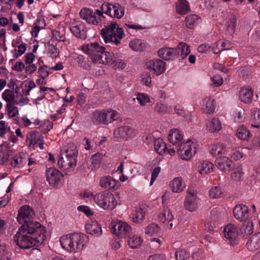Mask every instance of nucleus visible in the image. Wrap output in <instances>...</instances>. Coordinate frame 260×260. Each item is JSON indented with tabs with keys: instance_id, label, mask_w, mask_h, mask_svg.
Here are the masks:
<instances>
[{
	"instance_id": "29",
	"label": "nucleus",
	"mask_w": 260,
	"mask_h": 260,
	"mask_svg": "<svg viewBox=\"0 0 260 260\" xmlns=\"http://www.w3.org/2000/svg\"><path fill=\"white\" fill-rule=\"evenodd\" d=\"M214 170V165L209 161H201L199 162L197 171L202 176L210 174Z\"/></svg>"
},
{
	"instance_id": "36",
	"label": "nucleus",
	"mask_w": 260,
	"mask_h": 260,
	"mask_svg": "<svg viewBox=\"0 0 260 260\" xmlns=\"http://www.w3.org/2000/svg\"><path fill=\"white\" fill-rule=\"evenodd\" d=\"M247 248L253 251L260 248V233L252 235L246 243Z\"/></svg>"
},
{
	"instance_id": "17",
	"label": "nucleus",
	"mask_w": 260,
	"mask_h": 260,
	"mask_svg": "<svg viewBox=\"0 0 260 260\" xmlns=\"http://www.w3.org/2000/svg\"><path fill=\"white\" fill-rule=\"evenodd\" d=\"M69 29L76 37L81 39L86 38L85 27L83 23L75 19L71 20L69 24Z\"/></svg>"
},
{
	"instance_id": "9",
	"label": "nucleus",
	"mask_w": 260,
	"mask_h": 260,
	"mask_svg": "<svg viewBox=\"0 0 260 260\" xmlns=\"http://www.w3.org/2000/svg\"><path fill=\"white\" fill-rule=\"evenodd\" d=\"M79 15L87 23L97 26L101 22V17L103 16V12L102 10L93 11L90 8L85 7L81 9Z\"/></svg>"
},
{
	"instance_id": "51",
	"label": "nucleus",
	"mask_w": 260,
	"mask_h": 260,
	"mask_svg": "<svg viewBox=\"0 0 260 260\" xmlns=\"http://www.w3.org/2000/svg\"><path fill=\"white\" fill-rule=\"evenodd\" d=\"M129 46L136 51H142L145 48V44L140 40L134 39L129 43Z\"/></svg>"
},
{
	"instance_id": "3",
	"label": "nucleus",
	"mask_w": 260,
	"mask_h": 260,
	"mask_svg": "<svg viewBox=\"0 0 260 260\" xmlns=\"http://www.w3.org/2000/svg\"><path fill=\"white\" fill-rule=\"evenodd\" d=\"M59 242L62 248L69 253H80L88 246V236L81 233H69L61 236Z\"/></svg>"
},
{
	"instance_id": "25",
	"label": "nucleus",
	"mask_w": 260,
	"mask_h": 260,
	"mask_svg": "<svg viewBox=\"0 0 260 260\" xmlns=\"http://www.w3.org/2000/svg\"><path fill=\"white\" fill-rule=\"evenodd\" d=\"M205 127L208 132L215 133L221 129L222 123L218 118L212 117L206 120Z\"/></svg>"
},
{
	"instance_id": "33",
	"label": "nucleus",
	"mask_w": 260,
	"mask_h": 260,
	"mask_svg": "<svg viewBox=\"0 0 260 260\" xmlns=\"http://www.w3.org/2000/svg\"><path fill=\"white\" fill-rule=\"evenodd\" d=\"M202 107L206 113L209 114L213 113L215 109V104L214 99L210 97L205 98L202 101Z\"/></svg>"
},
{
	"instance_id": "56",
	"label": "nucleus",
	"mask_w": 260,
	"mask_h": 260,
	"mask_svg": "<svg viewBox=\"0 0 260 260\" xmlns=\"http://www.w3.org/2000/svg\"><path fill=\"white\" fill-rule=\"evenodd\" d=\"M231 157L234 160L237 161L244 156L243 149L240 147H235L232 150L230 154Z\"/></svg>"
},
{
	"instance_id": "20",
	"label": "nucleus",
	"mask_w": 260,
	"mask_h": 260,
	"mask_svg": "<svg viewBox=\"0 0 260 260\" xmlns=\"http://www.w3.org/2000/svg\"><path fill=\"white\" fill-rule=\"evenodd\" d=\"M2 99L7 102V104H16L23 106L28 103V100L26 98L22 97L19 101L15 99V95L13 91L6 89L2 93Z\"/></svg>"
},
{
	"instance_id": "59",
	"label": "nucleus",
	"mask_w": 260,
	"mask_h": 260,
	"mask_svg": "<svg viewBox=\"0 0 260 260\" xmlns=\"http://www.w3.org/2000/svg\"><path fill=\"white\" fill-rule=\"evenodd\" d=\"M81 198L86 201L87 202H91L92 201L94 202L95 194L93 192L89 190H85L80 193Z\"/></svg>"
},
{
	"instance_id": "38",
	"label": "nucleus",
	"mask_w": 260,
	"mask_h": 260,
	"mask_svg": "<svg viewBox=\"0 0 260 260\" xmlns=\"http://www.w3.org/2000/svg\"><path fill=\"white\" fill-rule=\"evenodd\" d=\"M210 152L213 156L224 155L226 154V149L221 143H215L210 145Z\"/></svg>"
},
{
	"instance_id": "16",
	"label": "nucleus",
	"mask_w": 260,
	"mask_h": 260,
	"mask_svg": "<svg viewBox=\"0 0 260 260\" xmlns=\"http://www.w3.org/2000/svg\"><path fill=\"white\" fill-rule=\"evenodd\" d=\"M113 135L115 138L127 140L135 137L136 136V132L135 129L125 125L115 129Z\"/></svg>"
},
{
	"instance_id": "47",
	"label": "nucleus",
	"mask_w": 260,
	"mask_h": 260,
	"mask_svg": "<svg viewBox=\"0 0 260 260\" xmlns=\"http://www.w3.org/2000/svg\"><path fill=\"white\" fill-rule=\"evenodd\" d=\"M134 100H137L141 106L144 107L146 104L151 102V99L149 95L144 92H138L136 94V98Z\"/></svg>"
},
{
	"instance_id": "62",
	"label": "nucleus",
	"mask_w": 260,
	"mask_h": 260,
	"mask_svg": "<svg viewBox=\"0 0 260 260\" xmlns=\"http://www.w3.org/2000/svg\"><path fill=\"white\" fill-rule=\"evenodd\" d=\"M141 82L143 84L148 87H150L151 84V77L150 74L148 73H143L141 76Z\"/></svg>"
},
{
	"instance_id": "55",
	"label": "nucleus",
	"mask_w": 260,
	"mask_h": 260,
	"mask_svg": "<svg viewBox=\"0 0 260 260\" xmlns=\"http://www.w3.org/2000/svg\"><path fill=\"white\" fill-rule=\"evenodd\" d=\"M242 234L244 235H250L253 232V224L251 221H248L243 224L240 230Z\"/></svg>"
},
{
	"instance_id": "50",
	"label": "nucleus",
	"mask_w": 260,
	"mask_h": 260,
	"mask_svg": "<svg viewBox=\"0 0 260 260\" xmlns=\"http://www.w3.org/2000/svg\"><path fill=\"white\" fill-rule=\"evenodd\" d=\"M209 197L212 199H219L223 197V191L220 186L212 187L209 190Z\"/></svg>"
},
{
	"instance_id": "64",
	"label": "nucleus",
	"mask_w": 260,
	"mask_h": 260,
	"mask_svg": "<svg viewBox=\"0 0 260 260\" xmlns=\"http://www.w3.org/2000/svg\"><path fill=\"white\" fill-rule=\"evenodd\" d=\"M77 209L79 211L85 213L87 216H91L93 215V212L90 209V208L84 205H81L78 207Z\"/></svg>"
},
{
	"instance_id": "6",
	"label": "nucleus",
	"mask_w": 260,
	"mask_h": 260,
	"mask_svg": "<svg viewBox=\"0 0 260 260\" xmlns=\"http://www.w3.org/2000/svg\"><path fill=\"white\" fill-rule=\"evenodd\" d=\"M35 213L34 209L28 205L21 207L18 210L17 221L22 225H27L33 229L45 228L35 220Z\"/></svg>"
},
{
	"instance_id": "15",
	"label": "nucleus",
	"mask_w": 260,
	"mask_h": 260,
	"mask_svg": "<svg viewBox=\"0 0 260 260\" xmlns=\"http://www.w3.org/2000/svg\"><path fill=\"white\" fill-rule=\"evenodd\" d=\"M221 25L226 34L232 36L235 33L237 26L236 16L233 14L225 16L221 22Z\"/></svg>"
},
{
	"instance_id": "31",
	"label": "nucleus",
	"mask_w": 260,
	"mask_h": 260,
	"mask_svg": "<svg viewBox=\"0 0 260 260\" xmlns=\"http://www.w3.org/2000/svg\"><path fill=\"white\" fill-rule=\"evenodd\" d=\"M12 46L15 48L14 54L16 58L23 54L26 49V44L24 43L20 39H16L12 41Z\"/></svg>"
},
{
	"instance_id": "35",
	"label": "nucleus",
	"mask_w": 260,
	"mask_h": 260,
	"mask_svg": "<svg viewBox=\"0 0 260 260\" xmlns=\"http://www.w3.org/2000/svg\"><path fill=\"white\" fill-rule=\"evenodd\" d=\"M237 137L242 141H247L252 136V134L247 127L244 125L239 126L236 131Z\"/></svg>"
},
{
	"instance_id": "24",
	"label": "nucleus",
	"mask_w": 260,
	"mask_h": 260,
	"mask_svg": "<svg viewBox=\"0 0 260 260\" xmlns=\"http://www.w3.org/2000/svg\"><path fill=\"white\" fill-rule=\"evenodd\" d=\"M224 237L229 241L231 244H234L238 237V228L232 223L226 225L223 229Z\"/></svg>"
},
{
	"instance_id": "39",
	"label": "nucleus",
	"mask_w": 260,
	"mask_h": 260,
	"mask_svg": "<svg viewBox=\"0 0 260 260\" xmlns=\"http://www.w3.org/2000/svg\"><path fill=\"white\" fill-rule=\"evenodd\" d=\"M251 123L250 127L251 128H260V109L258 108H253L251 111Z\"/></svg>"
},
{
	"instance_id": "40",
	"label": "nucleus",
	"mask_w": 260,
	"mask_h": 260,
	"mask_svg": "<svg viewBox=\"0 0 260 260\" xmlns=\"http://www.w3.org/2000/svg\"><path fill=\"white\" fill-rule=\"evenodd\" d=\"M127 245L132 249L138 248L142 243L141 237L136 234L129 236L127 239Z\"/></svg>"
},
{
	"instance_id": "10",
	"label": "nucleus",
	"mask_w": 260,
	"mask_h": 260,
	"mask_svg": "<svg viewBox=\"0 0 260 260\" xmlns=\"http://www.w3.org/2000/svg\"><path fill=\"white\" fill-rule=\"evenodd\" d=\"M101 9L103 14L117 19L121 18L125 12L124 8L119 4L104 3L101 6Z\"/></svg>"
},
{
	"instance_id": "46",
	"label": "nucleus",
	"mask_w": 260,
	"mask_h": 260,
	"mask_svg": "<svg viewBox=\"0 0 260 260\" xmlns=\"http://www.w3.org/2000/svg\"><path fill=\"white\" fill-rule=\"evenodd\" d=\"M232 117L234 121L236 122H241L245 119V111L241 108L238 107L233 110L232 112Z\"/></svg>"
},
{
	"instance_id": "63",
	"label": "nucleus",
	"mask_w": 260,
	"mask_h": 260,
	"mask_svg": "<svg viewBox=\"0 0 260 260\" xmlns=\"http://www.w3.org/2000/svg\"><path fill=\"white\" fill-rule=\"evenodd\" d=\"M49 71L46 65H43L39 68L38 73L40 78H46L49 76Z\"/></svg>"
},
{
	"instance_id": "27",
	"label": "nucleus",
	"mask_w": 260,
	"mask_h": 260,
	"mask_svg": "<svg viewBox=\"0 0 260 260\" xmlns=\"http://www.w3.org/2000/svg\"><path fill=\"white\" fill-rule=\"evenodd\" d=\"M158 55L166 60H173L178 55V51L176 48H162L158 50Z\"/></svg>"
},
{
	"instance_id": "49",
	"label": "nucleus",
	"mask_w": 260,
	"mask_h": 260,
	"mask_svg": "<svg viewBox=\"0 0 260 260\" xmlns=\"http://www.w3.org/2000/svg\"><path fill=\"white\" fill-rule=\"evenodd\" d=\"M176 48L178 51V55L180 53V56L182 59L184 58L190 52V47L184 42L179 43Z\"/></svg>"
},
{
	"instance_id": "18",
	"label": "nucleus",
	"mask_w": 260,
	"mask_h": 260,
	"mask_svg": "<svg viewBox=\"0 0 260 260\" xmlns=\"http://www.w3.org/2000/svg\"><path fill=\"white\" fill-rule=\"evenodd\" d=\"M99 185L103 188L115 191L120 187V183L117 180L110 176H104L100 178Z\"/></svg>"
},
{
	"instance_id": "60",
	"label": "nucleus",
	"mask_w": 260,
	"mask_h": 260,
	"mask_svg": "<svg viewBox=\"0 0 260 260\" xmlns=\"http://www.w3.org/2000/svg\"><path fill=\"white\" fill-rule=\"evenodd\" d=\"M244 173L242 169L241 168H237L233 170L231 173V177L232 180L235 181H239L241 180L243 177Z\"/></svg>"
},
{
	"instance_id": "4",
	"label": "nucleus",
	"mask_w": 260,
	"mask_h": 260,
	"mask_svg": "<svg viewBox=\"0 0 260 260\" xmlns=\"http://www.w3.org/2000/svg\"><path fill=\"white\" fill-rule=\"evenodd\" d=\"M101 35L106 43H113L118 45L124 37V33L122 28L120 27L117 23L111 22L102 28Z\"/></svg>"
},
{
	"instance_id": "42",
	"label": "nucleus",
	"mask_w": 260,
	"mask_h": 260,
	"mask_svg": "<svg viewBox=\"0 0 260 260\" xmlns=\"http://www.w3.org/2000/svg\"><path fill=\"white\" fill-rule=\"evenodd\" d=\"M154 149L156 152L160 155H164L167 149L166 144L161 138L156 139L154 142Z\"/></svg>"
},
{
	"instance_id": "1",
	"label": "nucleus",
	"mask_w": 260,
	"mask_h": 260,
	"mask_svg": "<svg viewBox=\"0 0 260 260\" xmlns=\"http://www.w3.org/2000/svg\"><path fill=\"white\" fill-rule=\"evenodd\" d=\"M82 51L89 56L92 62L98 66L112 65L115 68L124 69L125 63L120 59H115L114 55L98 42H92L84 44Z\"/></svg>"
},
{
	"instance_id": "19",
	"label": "nucleus",
	"mask_w": 260,
	"mask_h": 260,
	"mask_svg": "<svg viewBox=\"0 0 260 260\" xmlns=\"http://www.w3.org/2000/svg\"><path fill=\"white\" fill-rule=\"evenodd\" d=\"M86 232L94 237H100L103 235V229L101 223L96 220H89L85 224Z\"/></svg>"
},
{
	"instance_id": "37",
	"label": "nucleus",
	"mask_w": 260,
	"mask_h": 260,
	"mask_svg": "<svg viewBox=\"0 0 260 260\" xmlns=\"http://www.w3.org/2000/svg\"><path fill=\"white\" fill-rule=\"evenodd\" d=\"M145 211L141 208H135L131 214V220L134 223H141L144 219Z\"/></svg>"
},
{
	"instance_id": "7",
	"label": "nucleus",
	"mask_w": 260,
	"mask_h": 260,
	"mask_svg": "<svg viewBox=\"0 0 260 260\" xmlns=\"http://www.w3.org/2000/svg\"><path fill=\"white\" fill-rule=\"evenodd\" d=\"M94 203L99 207L106 211H112L118 205V201L115 196L106 191H102L96 193Z\"/></svg>"
},
{
	"instance_id": "14",
	"label": "nucleus",
	"mask_w": 260,
	"mask_h": 260,
	"mask_svg": "<svg viewBox=\"0 0 260 260\" xmlns=\"http://www.w3.org/2000/svg\"><path fill=\"white\" fill-rule=\"evenodd\" d=\"M145 67L156 75H160L166 70V63L164 61L156 58L147 61Z\"/></svg>"
},
{
	"instance_id": "41",
	"label": "nucleus",
	"mask_w": 260,
	"mask_h": 260,
	"mask_svg": "<svg viewBox=\"0 0 260 260\" xmlns=\"http://www.w3.org/2000/svg\"><path fill=\"white\" fill-rule=\"evenodd\" d=\"M106 119L105 110L95 111L91 117L92 121L95 124L101 123L105 124Z\"/></svg>"
},
{
	"instance_id": "44",
	"label": "nucleus",
	"mask_w": 260,
	"mask_h": 260,
	"mask_svg": "<svg viewBox=\"0 0 260 260\" xmlns=\"http://www.w3.org/2000/svg\"><path fill=\"white\" fill-rule=\"evenodd\" d=\"M160 228L158 225L155 223L149 224L145 229V234L149 236H153L158 235L160 233Z\"/></svg>"
},
{
	"instance_id": "45",
	"label": "nucleus",
	"mask_w": 260,
	"mask_h": 260,
	"mask_svg": "<svg viewBox=\"0 0 260 260\" xmlns=\"http://www.w3.org/2000/svg\"><path fill=\"white\" fill-rule=\"evenodd\" d=\"M201 22V18L196 15H189L186 17V25L190 29H193Z\"/></svg>"
},
{
	"instance_id": "32",
	"label": "nucleus",
	"mask_w": 260,
	"mask_h": 260,
	"mask_svg": "<svg viewBox=\"0 0 260 260\" xmlns=\"http://www.w3.org/2000/svg\"><path fill=\"white\" fill-rule=\"evenodd\" d=\"M253 90L249 87L242 88L239 92V99L245 104H250L252 101Z\"/></svg>"
},
{
	"instance_id": "57",
	"label": "nucleus",
	"mask_w": 260,
	"mask_h": 260,
	"mask_svg": "<svg viewBox=\"0 0 260 260\" xmlns=\"http://www.w3.org/2000/svg\"><path fill=\"white\" fill-rule=\"evenodd\" d=\"M154 110L157 113L164 114L170 111V107L167 104L161 102H157L155 106Z\"/></svg>"
},
{
	"instance_id": "23",
	"label": "nucleus",
	"mask_w": 260,
	"mask_h": 260,
	"mask_svg": "<svg viewBox=\"0 0 260 260\" xmlns=\"http://www.w3.org/2000/svg\"><path fill=\"white\" fill-rule=\"evenodd\" d=\"M216 167L222 172H229L232 166L233 161L228 157L221 156L218 157L215 161Z\"/></svg>"
},
{
	"instance_id": "48",
	"label": "nucleus",
	"mask_w": 260,
	"mask_h": 260,
	"mask_svg": "<svg viewBox=\"0 0 260 260\" xmlns=\"http://www.w3.org/2000/svg\"><path fill=\"white\" fill-rule=\"evenodd\" d=\"M16 104H9L6 105V110L9 116L16 120L18 118L19 110L17 107L15 106Z\"/></svg>"
},
{
	"instance_id": "58",
	"label": "nucleus",
	"mask_w": 260,
	"mask_h": 260,
	"mask_svg": "<svg viewBox=\"0 0 260 260\" xmlns=\"http://www.w3.org/2000/svg\"><path fill=\"white\" fill-rule=\"evenodd\" d=\"M176 260H192L190 254L184 249H179L175 252Z\"/></svg>"
},
{
	"instance_id": "12",
	"label": "nucleus",
	"mask_w": 260,
	"mask_h": 260,
	"mask_svg": "<svg viewBox=\"0 0 260 260\" xmlns=\"http://www.w3.org/2000/svg\"><path fill=\"white\" fill-rule=\"evenodd\" d=\"M200 205V200L197 197V192L192 189H188L184 201V208L193 212L199 208Z\"/></svg>"
},
{
	"instance_id": "34",
	"label": "nucleus",
	"mask_w": 260,
	"mask_h": 260,
	"mask_svg": "<svg viewBox=\"0 0 260 260\" xmlns=\"http://www.w3.org/2000/svg\"><path fill=\"white\" fill-rule=\"evenodd\" d=\"M42 137L38 132H31L26 136V142L29 147L35 149L37 147L38 142Z\"/></svg>"
},
{
	"instance_id": "5",
	"label": "nucleus",
	"mask_w": 260,
	"mask_h": 260,
	"mask_svg": "<svg viewBox=\"0 0 260 260\" xmlns=\"http://www.w3.org/2000/svg\"><path fill=\"white\" fill-rule=\"evenodd\" d=\"M78 151L73 144L69 145L66 151V157H60L58 160V165L66 174L71 172L76 166Z\"/></svg>"
},
{
	"instance_id": "30",
	"label": "nucleus",
	"mask_w": 260,
	"mask_h": 260,
	"mask_svg": "<svg viewBox=\"0 0 260 260\" xmlns=\"http://www.w3.org/2000/svg\"><path fill=\"white\" fill-rule=\"evenodd\" d=\"M174 218L172 210L168 207H164L158 215L159 221L162 223H169L172 221Z\"/></svg>"
},
{
	"instance_id": "53",
	"label": "nucleus",
	"mask_w": 260,
	"mask_h": 260,
	"mask_svg": "<svg viewBox=\"0 0 260 260\" xmlns=\"http://www.w3.org/2000/svg\"><path fill=\"white\" fill-rule=\"evenodd\" d=\"M22 84L24 85L22 91V94L25 96L29 95L30 90L36 87V84L33 80L24 81Z\"/></svg>"
},
{
	"instance_id": "2",
	"label": "nucleus",
	"mask_w": 260,
	"mask_h": 260,
	"mask_svg": "<svg viewBox=\"0 0 260 260\" xmlns=\"http://www.w3.org/2000/svg\"><path fill=\"white\" fill-rule=\"evenodd\" d=\"M45 228L33 229L21 225L14 237L17 245L22 249H29L42 244L46 238Z\"/></svg>"
},
{
	"instance_id": "43",
	"label": "nucleus",
	"mask_w": 260,
	"mask_h": 260,
	"mask_svg": "<svg viewBox=\"0 0 260 260\" xmlns=\"http://www.w3.org/2000/svg\"><path fill=\"white\" fill-rule=\"evenodd\" d=\"M189 11V4L186 0H179L176 4V11L178 14L184 15Z\"/></svg>"
},
{
	"instance_id": "54",
	"label": "nucleus",
	"mask_w": 260,
	"mask_h": 260,
	"mask_svg": "<svg viewBox=\"0 0 260 260\" xmlns=\"http://www.w3.org/2000/svg\"><path fill=\"white\" fill-rule=\"evenodd\" d=\"M53 38L59 42H63L66 45L69 44V40L66 38L63 31L55 29L52 32Z\"/></svg>"
},
{
	"instance_id": "8",
	"label": "nucleus",
	"mask_w": 260,
	"mask_h": 260,
	"mask_svg": "<svg viewBox=\"0 0 260 260\" xmlns=\"http://www.w3.org/2000/svg\"><path fill=\"white\" fill-rule=\"evenodd\" d=\"M200 145L196 139L190 138L181 143L177 152L182 159L189 160L195 155Z\"/></svg>"
},
{
	"instance_id": "26",
	"label": "nucleus",
	"mask_w": 260,
	"mask_h": 260,
	"mask_svg": "<svg viewBox=\"0 0 260 260\" xmlns=\"http://www.w3.org/2000/svg\"><path fill=\"white\" fill-rule=\"evenodd\" d=\"M168 139L172 145L179 147L182 143L183 135L179 129L173 128L169 132Z\"/></svg>"
},
{
	"instance_id": "52",
	"label": "nucleus",
	"mask_w": 260,
	"mask_h": 260,
	"mask_svg": "<svg viewBox=\"0 0 260 260\" xmlns=\"http://www.w3.org/2000/svg\"><path fill=\"white\" fill-rule=\"evenodd\" d=\"M106 119L105 124H108L113 121L116 120L118 117V113L117 111L109 109L105 110Z\"/></svg>"
},
{
	"instance_id": "28",
	"label": "nucleus",
	"mask_w": 260,
	"mask_h": 260,
	"mask_svg": "<svg viewBox=\"0 0 260 260\" xmlns=\"http://www.w3.org/2000/svg\"><path fill=\"white\" fill-rule=\"evenodd\" d=\"M169 186L173 192L181 193L185 189L186 184L182 178L178 177L174 178L171 180L169 183Z\"/></svg>"
},
{
	"instance_id": "22",
	"label": "nucleus",
	"mask_w": 260,
	"mask_h": 260,
	"mask_svg": "<svg viewBox=\"0 0 260 260\" xmlns=\"http://www.w3.org/2000/svg\"><path fill=\"white\" fill-rule=\"evenodd\" d=\"M28 157L23 152H19L13 156L10 160V165L15 169L22 168L27 162Z\"/></svg>"
},
{
	"instance_id": "11",
	"label": "nucleus",
	"mask_w": 260,
	"mask_h": 260,
	"mask_svg": "<svg viewBox=\"0 0 260 260\" xmlns=\"http://www.w3.org/2000/svg\"><path fill=\"white\" fill-rule=\"evenodd\" d=\"M46 176L47 181L52 186L58 187L63 183L64 175L56 168L48 169L46 172Z\"/></svg>"
},
{
	"instance_id": "13",
	"label": "nucleus",
	"mask_w": 260,
	"mask_h": 260,
	"mask_svg": "<svg viewBox=\"0 0 260 260\" xmlns=\"http://www.w3.org/2000/svg\"><path fill=\"white\" fill-rule=\"evenodd\" d=\"M113 234L118 238L123 239L127 237L132 232V228L126 222L117 220L113 223Z\"/></svg>"
},
{
	"instance_id": "21",
	"label": "nucleus",
	"mask_w": 260,
	"mask_h": 260,
	"mask_svg": "<svg viewBox=\"0 0 260 260\" xmlns=\"http://www.w3.org/2000/svg\"><path fill=\"white\" fill-rule=\"evenodd\" d=\"M249 208L243 204L236 205L233 209L235 217L240 221H243L248 218L249 216Z\"/></svg>"
},
{
	"instance_id": "61",
	"label": "nucleus",
	"mask_w": 260,
	"mask_h": 260,
	"mask_svg": "<svg viewBox=\"0 0 260 260\" xmlns=\"http://www.w3.org/2000/svg\"><path fill=\"white\" fill-rule=\"evenodd\" d=\"M101 155L100 154L96 153L91 158L92 164L91 170H93L99 167L101 164Z\"/></svg>"
}]
</instances>
